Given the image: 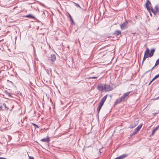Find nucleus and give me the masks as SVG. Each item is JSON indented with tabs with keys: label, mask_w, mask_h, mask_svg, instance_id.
Masks as SVG:
<instances>
[{
	"label": "nucleus",
	"mask_w": 159,
	"mask_h": 159,
	"mask_svg": "<svg viewBox=\"0 0 159 159\" xmlns=\"http://www.w3.org/2000/svg\"><path fill=\"white\" fill-rule=\"evenodd\" d=\"M149 5H151V4L149 0H147V2L145 3L146 7L147 9V10L150 12V10L155 15H156L157 13H159V9L158 8V6L157 5H156L154 7V9L152 7H151L150 8L149 6Z\"/></svg>",
	"instance_id": "1"
},
{
	"label": "nucleus",
	"mask_w": 159,
	"mask_h": 159,
	"mask_svg": "<svg viewBox=\"0 0 159 159\" xmlns=\"http://www.w3.org/2000/svg\"><path fill=\"white\" fill-rule=\"evenodd\" d=\"M130 92H127L124 93L123 95L120 98V99L122 101H126L128 97V95L130 93Z\"/></svg>",
	"instance_id": "2"
},
{
	"label": "nucleus",
	"mask_w": 159,
	"mask_h": 159,
	"mask_svg": "<svg viewBox=\"0 0 159 159\" xmlns=\"http://www.w3.org/2000/svg\"><path fill=\"white\" fill-rule=\"evenodd\" d=\"M156 66H155L153 67L150 70H148V71H147V72H149L150 71H151Z\"/></svg>",
	"instance_id": "29"
},
{
	"label": "nucleus",
	"mask_w": 159,
	"mask_h": 159,
	"mask_svg": "<svg viewBox=\"0 0 159 159\" xmlns=\"http://www.w3.org/2000/svg\"><path fill=\"white\" fill-rule=\"evenodd\" d=\"M104 86V90L105 91L108 92L111 91L113 89L112 87H111L110 85L108 84H105Z\"/></svg>",
	"instance_id": "4"
},
{
	"label": "nucleus",
	"mask_w": 159,
	"mask_h": 159,
	"mask_svg": "<svg viewBox=\"0 0 159 159\" xmlns=\"http://www.w3.org/2000/svg\"><path fill=\"white\" fill-rule=\"evenodd\" d=\"M2 106L3 107L4 110L5 109L6 110H8L9 109V108L7 107L5 103L3 104Z\"/></svg>",
	"instance_id": "18"
},
{
	"label": "nucleus",
	"mask_w": 159,
	"mask_h": 159,
	"mask_svg": "<svg viewBox=\"0 0 159 159\" xmlns=\"http://www.w3.org/2000/svg\"><path fill=\"white\" fill-rule=\"evenodd\" d=\"M150 15L151 16H152V14H151V13H150Z\"/></svg>",
	"instance_id": "38"
},
{
	"label": "nucleus",
	"mask_w": 159,
	"mask_h": 159,
	"mask_svg": "<svg viewBox=\"0 0 159 159\" xmlns=\"http://www.w3.org/2000/svg\"><path fill=\"white\" fill-rule=\"evenodd\" d=\"M6 93L8 95V96H10V93H8L7 92V91H5Z\"/></svg>",
	"instance_id": "28"
},
{
	"label": "nucleus",
	"mask_w": 159,
	"mask_h": 159,
	"mask_svg": "<svg viewBox=\"0 0 159 159\" xmlns=\"http://www.w3.org/2000/svg\"><path fill=\"white\" fill-rule=\"evenodd\" d=\"M135 126H134V127H133H133H130V128H133Z\"/></svg>",
	"instance_id": "36"
},
{
	"label": "nucleus",
	"mask_w": 159,
	"mask_h": 159,
	"mask_svg": "<svg viewBox=\"0 0 159 159\" xmlns=\"http://www.w3.org/2000/svg\"><path fill=\"white\" fill-rule=\"evenodd\" d=\"M159 64V58L156 61L155 66H156Z\"/></svg>",
	"instance_id": "20"
},
{
	"label": "nucleus",
	"mask_w": 159,
	"mask_h": 159,
	"mask_svg": "<svg viewBox=\"0 0 159 159\" xmlns=\"http://www.w3.org/2000/svg\"><path fill=\"white\" fill-rule=\"evenodd\" d=\"M121 34V31L119 30H116L114 34L117 36Z\"/></svg>",
	"instance_id": "11"
},
{
	"label": "nucleus",
	"mask_w": 159,
	"mask_h": 159,
	"mask_svg": "<svg viewBox=\"0 0 159 159\" xmlns=\"http://www.w3.org/2000/svg\"><path fill=\"white\" fill-rule=\"evenodd\" d=\"M142 124H139L138 126L135 129V133H136V132H137L141 128L142 126Z\"/></svg>",
	"instance_id": "10"
},
{
	"label": "nucleus",
	"mask_w": 159,
	"mask_h": 159,
	"mask_svg": "<svg viewBox=\"0 0 159 159\" xmlns=\"http://www.w3.org/2000/svg\"><path fill=\"white\" fill-rule=\"evenodd\" d=\"M69 17L70 18V20L73 23H74V21H73V19H72V17H71V15L70 14H69Z\"/></svg>",
	"instance_id": "21"
},
{
	"label": "nucleus",
	"mask_w": 159,
	"mask_h": 159,
	"mask_svg": "<svg viewBox=\"0 0 159 159\" xmlns=\"http://www.w3.org/2000/svg\"><path fill=\"white\" fill-rule=\"evenodd\" d=\"M49 138H44L41 139V141L42 142H48L49 141Z\"/></svg>",
	"instance_id": "13"
},
{
	"label": "nucleus",
	"mask_w": 159,
	"mask_h": 159,
	"mask_svg": "<svg viewBox=\"0 0 159 159\" xmlns=\"http://www.w3.org/2000/svg\"><path fill=\"white\" fill-rule=\"evenodd\" d=\"M25 17L29 18H34V16H33V15L31 14L30 15H27L25 16Z\"/></svg>",
	"instance_id": "14"
},
{
	"label": "nucleus",
	"mask_w": 159,
	"mask_h": 159,
	"mask_svg": "<svg viewBox=\"0 0 159 159\" xmlns=\"http://www.w3.org/2000/svg\"><path fill=\"white\" fill-rule=\"evenodd\" d=\"M148 57V55H145V54H144V56L143 57V59L142 61V63H143L145 60Z\"/></svg>",
	"instance_id": "15"
},
{
	"label": "nucleus",
	"mask_w": 159,
	"mask_h": 159,
	"mask_svg": "<svg viewBox=\"0 0 159 159\" xmlns=\"http://www.w3.org/2000/svg\"><path fill=\"white\" fill-rule=\"evenodd\" d=\"M7 82H9L10 83H11L12 85H13L14 84V83L13 82H12V81L9 80H7Z\"/></svg>",
	"instance_id": "26"
},
{
	"label": "nucleus",
	"mask_w": 159,
	"mask_h": 159,
	"mask_svg": "<svg viewBox=\"0 0 159 159\" xmlns=\"http://www.w3.org/2000/svg\"><path fill=\"white\" fill-rule=\"evenodd\" d=\"M103 105V104H102L99 102V106H98V107H100V108H101Z\"/></svg>",
	"instance_id": "25"
},
{
	"label": "nucleus",
	"mask_w": 159,
	"mask_h": 159,
	"mask_svg": "<svg viewBox=\"0 0 159 159\" xmlns=\"http://www.w3.org/2000/svg\"><path fill=\"white\" fill-rule=\"evenodd\" d=\"M51 61H54L56 60V56L55 55L51 54V57H49Z\"/></svg>",
	"instance_id": "8"
},
{
	"label": "nucleus",
	"mask_w": 159,
	"mask_h": 159,
	"mask_svg": "<svg viewBox=\"0 0 159 159\" xmlns=\"http://www.w3.org/2000/svg\"><path fill=\"white\" fill-rule=\"evenodd\" d=\"M149 50L148 48H147L144 54H145V55H148V54L149 53Z\"/></svg>",
	"instance_id": "16"
},
{
	"label": "nucleus",
	"mask_w": 159,
	"mask_h": 159,
	"mask_svg": "<svg viewBox=\"0 0 159 159\" xmlns=\"http://www.w3.org/2000/svg\"><path fill=\"white\" fill-rule=\"evenodd\" d=\"M104 86L102 84H98L97 86V89L100 91H102L104 89Z\"/></svg>",
	"instance_id": "6"
},
{
	"label": "nucleus",
	"mask_w": 159,
	"mask_h": 159,
	"mask_svg": "<svg viewBox=\"0 0 159 159\" xmlns=\"http://www.w3.org/2000/svg\"><path fill=\"white\" fill-rule=\"evenodd\" d=\"M0 159H6L5 158L0 157Z\"/></svg>",
	"instance_id": "33"
},
{
	"label": "nucleus",
	"mask_w": 159,
	"mask_h": 159,
	"mask_svg": "<svg viewBox=\"0 0 159 159\" xmlns=\"http://www.w3.org/2000/svg\"><path fill=\"white\" fill-rule=\"evenodd\" d=\"M158 28H159V27H158Z\"/></svg>",
	"instance_id": "39"
},
{
	"label": "nucleus",
	"mask_w": 159,
	"mask_h": 159,
	"mask_svg": "<svg viewBox=\"0 0 159 159\" xmlns=\"http://www.w3.org/2000/svg\"><path fill=\"white\" fill-rule=\"evenodd\" d=\"M151 53L149 54V57H150L153 56V54L155 51V49H152L151 50Z\"/></svg>",
	"instance_id": "12"
},
{
	"label": "nucleus",
	"mask_w": 159,
	"mask_h": 159,
	"mask_svg": "<svg viewBox=\"0 0 159 159\" xmlns=\"http://www.w3.org/2000/svg\"><path fill=\"white\" fill-rule=\"evenodd\" d=\"M159 98V96L157 98H156V99H158Z\"/></svg>",
	"instance_id": "35"
},
{
	"label": "nucleus",
	"mask_w": 159,
	"mask_h": 159,
	"mask_svg": "<svg viewBox=\"0 0 159 159\" xmlns=\"http://www.w3.org/2000/svg\"><path fill=\"white\" fill-rule=\"evenodd\" d=\"M73 3L77 7H78V8H81V7H80V6L79 5V4H78V3H76L75 2H73Z\"/></svg>",
	"instance_id": "19"
},
{
	"label": "nucleus",
	"mask_w": 159,
	"mask_h": 159,
	"mask_svg": "<svg viewBox=\"0 0 159 159\" xmlns=\"http://www.w3.org/2000/svg\"><path fill=\"white\" fill-rule=\"evenodd\" d=\"M159 129V125H158L155 128L153 129L151 135H153L154 134L155 132Z\"/></svg>",
	"instance_id": "9"
},
{
	"label": "nucleus",
	"mask_w": 159,
	"mask_h": 159,
	"mask_svg": "<svg viewBox=\"0 0 159 159\" xmlns=\"http://www.w3.org/2000/svg\"><path fill=\"white\" fill-rule=\"evenodd\" d=\"M107 95H106L105 96H104L101 100L100 102V103H101L102 104H104V102L105 101L107 98Z\"/></svg>",
	"instance_id": "7"
},
{
	"label": "nucleus",
	"mask_w": 159,
	"mask_h": 159,
	"mask_svg": "<svg viewBox=\"0 0 159 159\" xmlns=\"http://www.w3.org/2000/svg\"><path fill=\"white\" fill-rule=\"evenodd\" d=\"M152 82V80L149 82L148 85H149Z\"/></svg>",
	"instance_id": "34"
},
{
	"label": "nucleus",
	"mask_w": 159,
	"mask_h": 159,
	"mask_svg": "<svg viewBox=\"0 0 159 159\" xmlns=\"http://www.w3.org/2000/svg\"><path fill=\"white\" fill-rule=\"evenodd\" d=\"M156 114H157L156 113H154V115H155Z\"/></svg>",
	"instance_id": "37"
},
{
	"label": "nucleus",
	"mask_w": 159,
	"mask_h": 159,
	"mask_svg": "<svg viewBox=\"0 0 159 159\" xmlns=\"http://www.w3.org/2000/svg\"><path fill=\"white\" fill-rule=\"evenodd\" d=\"M122 102V101L120 99V98L119 99H118L116 100V101L115 102V103H116V104H118Z\"/></svg>",
	"instance_id": "17"
},
{
	"label": "nucleus",
	"mask_w": 159,
	"mask_h": 159,
	"mask_svg": "<svg viewBox=\"0 0 159 159\" xmlns=\"http://www.w3.org/2000/svg\"><path fill=\"white\" fill-rule=\"evenodd\" d=\"M29 159H34L33 157L29 156Z\"/></svg>",
	"instance_id": "30"
},
{
	"label": "nucleus",
	"mask_w": 159,
	"mask_h": 159,
	"mask_svg": "<svg viewBox=\"0 0 159 159\" xmlns=\"http://www.w3.org/2000/svg\"><path fill=\"white\" fill-rule=\"evenodd\" d=\"M32 125L35 127V129H36V128H39V127L38 125H37L35 124L32 123Z\"/></svg>",
	"instance_id": "23"
},
{
	"label": "nucleus",
	"mask_w": 159,
	"mask_h": 159,
	"mask_svg": "<svg viewBox=\"0 0 159 159\" xmlns=\"http://www.w3.org/2000/svg\"><path fill=\"white\" fill-rule=\"evenodd\" d=\"M101 108H100V107H98V112L99 113V111L100 110V109H101Z\"/></svg>",
	"instance_id": "31"
},
{
	"label": "nucleus",
	"mask_w": 159,
	"mask_h": 159,
	"mask_svg": "<svg viewBox=\"0 0 159 159\" xmlns=\"http://www.w3.org/2000/svg\"><path fill=\"white\" fill-rule=\"evenodd\" d=\"M159 77V74H158V75H156L154 77L156 79H157V78L158 77Z\"/></svg>",
	"instance_id": "27"
},
{
	"label": "nucleus",
	"mask_w": 159,
	"mask_h": 159,
	"mask_svg": "<svg viewBox=\"0 0 159 159\" xmlns=\"http://www.w3.org/2000/svg\"><path fill=\"white\" fill-rule=\"evenodd\" d=\"M3 110H4V109L2 106L0 105V111H3Z\"/></svg>",
	"instance_id": "24"
},
{
	"label": "nucleus",
	"mask_w": 159,
	"mask_h": 159,
	"mask_svg": "<svg viewBox=\"0 0 159 159\" xmlns=\"http://www.w3.org/2000/svg\"><path fill=\"white\" fill-rule=\"evenodd\" d=\"M128 22L127 20H125L123 23L121 24L120 25L121 30L126 29L128 27Z\"/></svg>",
	"instance_id": "3"
},
{
	"label": "nucleus",
	"mask_w": 159,
	"mask_h": 159,
	"mask_svg": "<svg viewBox=\"0 0 159 159\" xmlns=\"http://www.w3.org/2000/svg\"><path fill=\"white\" fill-rule=\"evenodd\" d=\"M98 78V77L97 76H94V77H90L88 78L89 79H96Z\"/></svg>",
	"instance_id": "22"
},
{
	"label": "nucleus",
	"mask_w": 159,
	"mask_h": 159,
	"mask_svg": "<svg viewBox=\"0 0 159 159\" xmlns=\"http://www.w3.org/2000/svg\"><path fill=\"white\" fill-rule=\"evenodd\" d=\"M129 155V154H124L120 156L117 157L114 159H123L127 157Z\"/></svg>",
	"instance_id": "5"
},
{
	"label": "nucleus",
	"mask_w": 159,
	"mask_h": 159,
	"mask_svg": "<svg viewBox=\"0 0 159 159\" xmlns=\"http://www.w3.org/2000/svg\"><path fill=\"white\" fill-rule=\"evenodd\" d=\"M156 79L154 77L153 78V79L152 80V82H153L154 80Z\"/></svg>",
	"instance_id": "32"
}]
</instances>
